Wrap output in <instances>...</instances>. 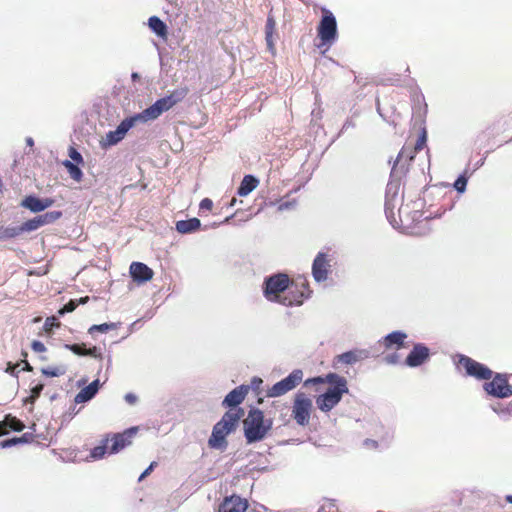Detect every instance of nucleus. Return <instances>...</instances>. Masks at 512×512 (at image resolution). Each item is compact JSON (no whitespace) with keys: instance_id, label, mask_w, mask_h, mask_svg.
<instances>
[{"instance_id":"f257e3e1","label":"nucleus","mask_w":512,"mask_h":512,"mask_svg":"<svg viewBox=\"0 0 512 512\" xmlns=\"http://www.w3.org/2000/svg\"><path fill=\"white\" fill-rule=\"evenodd\" d=\"M264 297L283 306L301 305L308 292L300 291L283 273L268 276L263 282Z\"/></svg>"},{"instance_id":"f03ea898","label":"nucleus","mask_w":512,"mask_h":512,"mask_svg":"<svg viewBox=\"0 0 512 512\" xmlns=\"http://www.w3.org/2000/svg\"><path fill=\"white\" fill-rule=\"evenodd\" d=\"M314 383L328 382L331 386L325 393L316 398L317 407L322 412L331 411L342 399V396L348 393L347 380L338 374L330 373L325 379L317 377L311 380Z\"/></svg>"},{"instance_id":"7ed1b4c3","label":"nucleus","mask_w":512,"mask_h":512,"mask_svg":"<svg viewBox=\"0 0 512 512\" xmlns=\"http://www.w3.org/2000/svg\"><path fill=\"white\" fill-rule=\"evenodd\" d=\"M272 424V419H266L261 410H250L243 421L244 435L247 443L251 444L263 440L271 430Z\"/></svg>"},{"instance_id":"20e7f679","label":"nucleus","mask_w":512,"mask_h":512,"mask_svg":"<svg viewBox=\"0 0 512 512\" xmlns=\"http://www.w3.org/2000/svg\"><path fill=\"white\" fill-rule=\"evenodd\" d=\"M187 88H179L169 95L158 99L154 104L136 114L140 122H148L157 119L162 113L170 110L177 103L181 102L187 95Z\"/></svg>"},{"instance_id":"39448f33","label":"nucleus","mask_w":512,"mask_h":512,"mask_svg":"<svg viewBox=\"0 0 512 512\" xmlns=\"http://www.w3.org/2000/svg\"><path fill=\"white\" fill-rule=\"evenodd\" d=\"M312 411V399L303 392L296 393L291 411V416L295 420V422L299 426H307L310 422Z\"/></svg>"},{"instance_id":"423d86ee","label":"nucleus","mask_w":512,"mask_h":512,"mask_svg":"<svg viewBox=\"0 0 512 512\" xmlns=\"http://www.w3.org/2000/svg\"><path fill=\"white\" fill-rule=\"evenodd\" d=\"M137 122H140L137 115L125 118L115 130L106 133L105 137L100 140V146L107 148L118 144Z\"/></svg>"},{"instance_id":"0eeeda50","label":"nucleus","mask_w":512,"mask_h":512,"mask_svg":"<svg viewBox=\"0 0 512 512\" xmlns=\"http://www.w3.org/2000/svg\"><path fill=\"white\" fill-rule=\"evenodd\" d=\"M303 372L300 369L293 370L287 377L275 383L268 391L267 396L271 398L280 397L293 390L301 383Z\"/></svg>"},{"instance_id":"6e6552de","label":"nucleus","mask_w":512,"mask_h":512,"mask_svg":"<svg viewBox=\"0 0 512 512\" xmlns=\"http://www.w3.org/2000/svg\"><path fill=\"white\" fill-rule=\"evenodd\" d=\"M318 36L323 44H332L337 37L336 18L330 11H325L318 26Z\"/></svg>"},{"instance_id":"1a4fd4ad","label":"nucleus","mask_w":512,"mask_h":512,"mask_svg":"<svg viewBox=\"0 0 512 512\" xmlns=\"http://www.w3.org/2000/svg\"><path fill=\"white\" fill-rule=\"evenodd\" d=\"M399 189V181H390L387 184L385 195V213L388 220L392 224L396 221L394 209L399 203Z\"/></svg>"},{"instance_id":"9d476101","label":"nucleus","mask_w":512,"mask_h":512,"mask_svg":"<svg viewBox=\"0 0 512 512\" xmlns=\"http://www.w3.org/2000/svg\"><path fill=\"white\" fill-rule=\"evenodd\" d=\"M459 365L465 369L467 375L477 379L488 380L492 376V371L488 367L467 356L460 357Z\"/></svg>"},{"instance_id":"9b49d317","label":"nucleus","mask_w":512,"mask_h":512,"mask_svg":"<svg viewBox=\"0 0 512 512\" xmlns=\"http://www.w3.org/2000/svg\"><path fill=\"white\" fill-rule=\"evenodd\" d=\"M484 390L492 396L505 398L512 395V386L507 382L505 376L497 374L492 381L484 384Z\"/></svg>"},{"instance_id":"f8f14e48","label":"nucleus","mask_w":512,"mask_h":512,"mask_svg":"<svg viewBox=\"0 0 512 512\" xmlns=\"http://www.w3.org/2000/svg\"><path fill=\"white\" fill-rule=\"evenodd\" d=\"M137 432V428H129L125 430L123 433L115 434L111 440L106 439V443L109 441L112 442L109 447L110 454H116L120 452L125 447L129 446L132 443V439Z\"/></svg>"},{"instance_id":"ddd939ff","label":"nucleus","mask_w":512,"mask_h":512,"mask_svg":"<svg viewBox=\"0 0 512 512\" xmlns=\"http://www.w3.org/2000/svg\"><path fill=\"white\" fill-rule=\"evenodd\" d=\"M429 356V348L422 343H417L413 346L411 352L406 357L405 364L409 367L415 368L427 361Z\"/></svg>"},{"instance_id":"4468645a","label":"nucleus","mask_w":512,"mask_h":512,"mask_svg":"<svg viewBox=\"0 0 512 512\" xmlns=\"http://www.w3.org/2000/svg\"><path fill=\"white\" fill-rule=\"evenodd\" d=\"M327 254L318 253L312 265V275L315 281L323 282L327 279L330 263Z\"/></svg>"},{"instance_id":"2eb2a0df","label":"nucleus","mask_w":512,"mask_h":512,"mask_svg":"<svg viewBox=\"0 0 512 512\" xmlns=\"http://www.w3.org/2000/svg\"><path fill=\"white\" fill-rule=\"evenodd\" d=\"M244 416V410L242 408L231 409L227 411L217 423L227 429L230 433L235 431L240 419Z\"/></svg>"},{"instance_id":"dca6fc26","label":"nucleus","mask_w":512,"mask_h":512,"mask_svg":"<svg viewBox=\"0 0 512 512\" xmlns=\"http://www.w3.org/2000/svg\"><path fill=\"white\" fill-rule=\"evenodd\" d=\"M248 503L245 499L237 495L226 497L220 504L218 512H245Z\"/></svg>"},{"instance_id":"f3484780","label":"nucleus","mask_w":512,"mask_h":512,"mask_svg":"<svg viewBox=\"0 0 512 512\" xmlns=\"http://www.w3.org/2000/svg\"><path fill=\"white\" fill-rule=\"evenodd\" d=\"M370 356V351L367 349H355L351 351H347L340 355H337L335 360L337 363L352 365L356 362L367 359Z\"/></svg>"},{"instance_id":"a211bd4d","label":"nucleus","mask_w":512,"mask_h":512,"mask_svg":"<svg viewBox=\"0 0 512 512\" xmlns=\"http://www.w3.org/2000/svg\"><path fill=\"white\" fill-rule=\"evenodd\" d=\"M248 392L249 386L240 385L225 396L222 405L225 407H236L243 402Z\"/></svg>"},{"instance_id":"6ab92c4d","label":"nucleus","mask_w":512,"mask_h":512,"mask_svg":"<svg viewBox=\"0 0 512 512\" xmlns=\"http://www.w3.org/2000/svg\"><path fill=\"white\" fill-rule=\"evenodd\" d=\"M130 274L134 281L139 283L147 282L153 277L152 269L141 262H133L130 265Z\"/></svg>"},{"instance_id":"aec40b11","label":"nucleus","mask_w":512,"mask_h":512,"mask_svg":"<svg viewBox=\"0 0 512 512\" xmlns=\"http://www.w3.org/2000/svg\"><path fill=\"white\" fill-rule=\"evenodd\" d=\"M54 201L50 198L40 199L35 196H27L21 203L23 207L31 212H41L53 205Z\"/></svg>"},{"instance_id":"412c9836","label":"nucleus","mask_w":512,"mask_h":512,"mask_svg":"<svg viewBox=\"0 0 512 512\" xmlns=\"http://www.w3.org/2000/svg\"><path fill=\"white\" fill-rule=\"evenodd\" d=\"M230 432L227 429L221 427L218 423H216L213 427L212 434L209 438V446L215 449H224L227 446L226 436L229 435Z\"/></svg>"},{"instance_id":"4be33fe9","label":"nucleus","mask_w":512,"mask_h":512,"mask_svg":"<svg viewBox=\"0 0 512 512\" xmlns=\"http://www.w3.org/2000/svg\"><path fill=\"white\" fill-rule=\"evenodd\" d=\"M407 334L402 331H393L380 340L386 349H400L404 345Z\"/></svg>"},{"instance_id":"5701e85b","label":"nucleus","mask_w":512,"mask_h":512,"mask_svg":"<svg viewBox=\"0 0 512 512\" xmlns=\"http://www.w3.org/2000/svg\"><path fill=\"white\" fill-rule=\"evenodd\" d=\"M99 388H100V381H99V379H96V380L92 381L88 386L81 389L78 392V394L75 396L74 401L77 404H80V403H85V402L91 400L96 395Z\"/></svg>"},{"instance_id":"b1692460","label":"nucleus","mask_w":512,"mask_h":512,"mask_svg":"<svg viewBox=\"0 0 512 512\" xmlns=\"http://www.w3.org/2000/svg\"><path fill=\"white\" fill-rule=\"evenodd\" d=\"M259 184V181L257 178H255L252 175H246L242 179L240 186L238 187L237 194L239 196H247L250 194L254 189L257 188Z\"/></svg>"},{"instance_id":"393cba45","label":"nucleus","mask_w":512,"mask_h":512,"mask_svg":"<svg viewBox=\"0 0 512 512\" xmlns=\"http://www.w3.org/2000/svg\"><path fill=\"white\" fill-rule=\"evenodd\" d=\"M24 424L15 417H6L0 422V435L8 433L9 430L22 431Z\"/></svg>"},{"instance_id":"a878e982","label":"nucleus","mask_w":512,"mask_h":512,"mask_svg":"<svg viewBox=\"0 0 512 512\" xmlns=\"http://www.w3.org/2000/svg\"><path fill=\"white\" fill-rule=\"evenodd\" d=\"M200 225V220L197 218L181 220L176 223V230L181 234H187L196 231Z\"/></svg>"},{"instance_id":"bb28decb","label":"nucleus","mask_w":512,"mask_h":512,"mask_svg":"<svg viewBox=\"0 0 512 512\" xmlns=\"http://www.w3.org/2000/svg\"><path fill=\"white\" fill-rule=\"evenodd\" d=\"M276 22L274 18L269 15L266 21L265 26V34H266V42L269 50L274 53V41H273V33L275 31Z\"/></svg>"},{"instance_id":"cd10ccee","label":"nucleus","mask_w":512,"mask_h":512,"mask_svg":"<svg viewBox=\"0 0 512 512\" xmlns=\"http://www.w3.org/2000/svg\"><path fill=\"white\" fill-rule=\"evenodd\" d=\"M148 25L153 32L158 36H164L166 34L167 27L165 23L157 16H152L148 20Z\"/></svg>"},{"instance_id":"c85d7f7f","label":"nucleus","mask_w":512,"mask_h":512,"mask_svg":"<svg viewBox=\"0 0 512 512\" xmlns=\"http://www.w3.org/2000/svg\"><path fill=\"white\" fill-rule=\"evenodd\" d=\"M63 166L67 169L70 177L73 180H75L77 182H80L82 180L83 173H82L81 169L76 164H74L72 161L65 160L63 162Z\"/></svg>"},{"instance_id":"c756f323","label":"nucleus","mask_w":512,"mask_h":512,"mask_svg":"<svg viewBox=\"0 0 512 512\" xmlns=\"http://www.w3.org/2000/svg\"><path fill=\"white\" fill-rule=\"evenodd\" d=\"M43 225H44L43 221L41 220V218L39 216H37L31 220L24 222L22 224V226L20 227V231H27V232L34 231Z\"/></svg>"},{"instance_id":"7c9ffc66","label":"nucleus","mask_w":512,"mask_h":512,"mask_svg":"<svg viewBox=\"0 0 512 512\" xmlns=\"http://www.w3.org/2000/svg\"><path fill=\"white\" fill-rule=\"evenodd\" d=\"M41 372L43 375L48 377H58L64 375L66 372L65 366H57V367H46L42 368Z\"/></svg>"},{"instance_id":"2f4dec72","label":"nucleus","mask_w":512,"mask_h":512,"mask_svg":"<svg viewBox=\"0 0 512 512\" xmlns=\"http://www.w3.org/2000/svg\"><path fill=\"white\" fill-rule=\"evenodd\" d=\"M116 327H117L116 323H103V324H99V325H92L89 328L88 332L90 334H93L95 331L105 333L109 330L115 329Z\"/></svg>"},{"instance_id":"473e14b6","label":"nucleus","mask_w":512,"mask_h":512,"mask_svg":"<svg viewBox=\"0 0 512 512\" xmlns=\"http://www.w3.org/2000/svg\"><path fill=\"white\" fill-rule=\"evenodd\" d=\"M426 131L423 130L422 134L419 136L416 144H415V147H414V152H417L421 149H423V147L425 146L426 144ZM414 156H415V153H412V154H409L407 155V157L409 158V161H412L414 159Z\"/></svg>"},{"instance_id":"72a5a7b5","label":"nucleus","mask_w":512,"mask_h":512,"mask_svg":"<svg viewBox=\"0 0 512 512\" xmlns=\"http://www.w3.org/2000/svg\"><path fill=\"white\" fill-rule=\"evenodd\" d=\"M61 215L62 214L59 211H52V212L45 213L43 215H39V217L41 218V220L43 221V223L45 225V224L54 222L55 220L60 218Z\"/></svg>"},{"instance_id":"f704fd0d","label":"nucleus","mask_w":512,"mask_h":512,"mask_svg":"<svg viewBox=\"0 0 512 512\" xmlns=\"http://www.w3.org/2000/svg\"><path fill=\"white\" fill-rule=\"evenodd\" d=\"M44 388L43 384H37L31 389V395L26 399V402L34 403V401L40 396Z\"/></svg>"},{"instance_id":"c9c22d12","label":"nucleus","mask_w":512,"mask_h":512,"mask_svg":"<svg viewBox=\"0 0 512 512\" xmlns=\"http://www.w3.org/2000/svg\"><path fill=\"white\" fill-rule=\"evenodd\" d=\"M64 347L79 356H84V352L86 349L84 344H66Z\"/></svg>"},{"instance_id":"e433bc0d","label":"nucleus","mask_w":512,"mask_h":512,"mask_svg":"<svg viewBox=\"0 0 512 512\" xmlns=\"http://www.w3.org/2000/svg\"><path fill=\"white\" fill-rule=\"evenodd\" d=\"M77 305H78V303H77L76 300H70L61 309H59L58 314L59 315H64L66 313L73 312L76 309Z\"/></svg>"},{"instance_id":"4c0bfd02","label":"nucleus","mask_w":512,"mask_h":512,"mask_svg":"<svg viewBox=\"0 0 512 512\" xmlns=\"http://www.w3.org/2000/svg\"><path fill=\"white\" fill-rule=\"evenodd\" d=\"M467 185V179L465 176L461 175L457 178V180L454 183V188L459 192L463 193L466 190Z\"/></svg>"},{"instance_id":"58836bf2","label":"nucleus","mask_w":512,"mask_h":512,"mask_svg":"<svg viewBox=\"0 0 512 512\" xmlns=\"http://www.w3.org/2000/svg\"><path fill=\"white\" fill-rule=\"evenodd\" d=\"M106 444L97 446L91 450V457L94 459H100L102 458L106 453Z\"/></svg>"},{"instance_id":"ea45409f","label":"nucleus","mask_w":512,"mask_h":512,"mask_svg":"<svg viewBox=\"0 0 512 512\" xmlns=\"http://www.w3.org/2000/svg\"><path fill=\"white\" fill-rule=\"evenodd\" d=\"M69 157L77 164L83 163L82 155L74 147L69 148Z\"/></svg>"},{"instance_id":"a19ab883","label":"nucleus","mask_w":512,"mask_h":512,"mask_svg":"<svg viewBox=\"0 0 512 512\" xmlns=\"http://www.w3.org/2000/svg\"><path fill=\"white\" fill-rule=\"evenodd\" d=\"M60 323L57 321L56 317H48L44 323V329L46 331L52 330L54 327H58Z\"/></svg>"},{"instance_id":"79ce46f5","label":"nucleus","mask_w":512,"mask_h":512,"mask_svg":"<svg viewBox=\"0 0 512 512\" xmlns=\"http://www.w3.org/2000/svg\"><path fill=\"white\" fill-rule=\"evenodd\" d=\"M263 383V380L259 377H253L251 379V382H250V385L249 386V390L252 389L254 390L256 393H259V390H260V386L262 385Z\"/></svg>"},{"instance_id":"37998d69","label":"nucleus","mask_w":512,"mask_h":512,"mask_svg":"<svg viewBox=\"0 0 512 512\" xmlns=\"http://www.w3.org/2000/svg\"><path fill=\"white\" fill-rule=\"evenodd\" d=\"M296 207V201L295 200H292V201H286V202H282L278 205V211H286V210H292Z\"/></svg>"},{"instance_id":"c03bdc74","label":"nucleus","mask_w":512,"mask_h":512,"mask_svg":"<svg viewBox=\"0 0 512 512\" xmlns=\"http://www.w3.org/2000/svg\"><path fill=\"white\" fill-rule=\"evenodd\" d=\"M84 356H91L94 358H101V353L97 347L85 349Z\"/></svg>"},{"instance_id":"a18cd8bd","label":"nucleus","mask_w":512,"mask_h":512,"mask_svg":"<svg viewBox=\"0 0 512 512\" xmlns=\"http://www.w3.org/2000/svg\"><path fill=\"white\" fill-rule=\"evenodd\" d=\"M20 440L21 439H18V438H12V439H8V440H4L0 443V447L1 448H8V447H12L16 444H19L20 443Z\"/></svg>"},{"instance_id":"49530a36","label":"nucleus","mask_w":512,"mask_h":512,"mask_svg":"<svg viewBox=\"0 0 512 512\" xmlns=\"http://www.w3.org/2000/svg\"><path fill=\"white\" fill-rule=\"evenodd\" d=\"M212 206H213V202L211 199L209 198H204L201 202H200V209L201 210H210L212 209Z\"/></svg>"},{"instance_id":"de8ad7c7","label":"nucleus","mask_w":512,"mask_h":512,"mask_svg":"<svg viewBox=\"0 0 512 512\" xmlns=\"http://www.w3.org/2000/svg\"><path fill=\"white\" fill-rule=\"evenodd\" d=\"M32 349L35 352L41 353V352H44L46 350V347H45V345L42 342L35 340V341L32 342Z\"/></svg>"},{"instance_id":"09e8293b","label":"nucleus","mask_w":512,"mask_h":512,"mask_svg":"<svg viewBox=\"0 0 512 512\" xmlns=\"http://www.w3.org/2000/svg\"><path fill=\"white\" fill-rule=\"evenodd\" d=\"M124 399L125 401L130 404V405H134L137 403L138 401V397L137 395H135L134 393H127L125 396H124Z\"/></svg>"},{"instance_id":"8fccbe9b","label":"nucleus","mask_w":512,"mask_h":512,"mask_svg":"<svg viewBox=\"0 0 512 512\" xmlns=\"http://www.w3.org/2000/svg\"><path fill=\"white\" fill-rule=\"evenodd\" d=\"M155 465H156V462H152V463L149 465V467H148V468H146V469L144 470V472L140 475V477H139V479H138V480H139V481H142L146 476H148V475L152 472V470H153V468L155 467Z\"/></svg>"},{"instance_id":"3c124183","label":"nucleus","mask_w":512,"mask_h":512,"mask_svg":"<svg viewBox=\"0 0 512 512\" xmlns=\"http://www.w3.org/2000/svg\"><path fill=\"white\" fill-rule=\"evenodd\" d=\"M398 356L396 354L387 355L385 357V362L388 364H396L397 363Z\"/></svg>"},{"instance_id":"603ef678","label":"nucleus","mask_w":512,"mask_h":512,"mask_svg":"<svg viewBox=\"0 0 512 512\" xmlns=\"http://www.w3.org/2000/svg\"><path fill=\"white\" fill-rule=\"evenodd\" d=\"M17 367H18V364L14 365L12 363H8L7 368H6V372L14 375L15 374V370H16Z\"/></svg>"},{"instance_id":"864d4df0","label":"nucleus","mask_w":512,"mask_h":512,"mask_svg":"<svg viewBox=\"0 0 512 512\" xmlns=\"http://www.w3.org/2000/svg\"><path fill=\"white\" fill-rule=\"evenodd\" d=\"M406 156V150L405 149H402L400 151V153L398 154V157H397V160H396V164H399V161L404 157Z\"/></svg>"},{"instance_id":"5fc2aeb1","label":"nucleus","mask_w":512,"mask_h":512,"mask_svg":"<svg viewBox=\"0 0 512 512\" xmlns=\"http://www.w3.org/2000/svg\"><path fill=\"white\" fill-rule=\"evenodd\" d=\"M17 438L21 439L20 443H27L29 441L30 435L29 434H24L23 436L17 437Z\"/></svg>"},{"instance_id":"6e6d98bb","label":"nucleus","mask_w":512,"mask_h":512,"mask_svg":"<svg viewBox=\"0 0 512 512\" xmlns=\"http://www.w3.org/2000/svg\"><path fill=\"white\" fill-rule=\"evenodd\" d=\"M26 144L30 147L34 145V141L31 137L26 138Z\"/></svg>"},{"instance_id":"4d7b16f0","label":"nucleus","mask_w":512,"mask_h":512,"mask_svg":"<svg viewBox=\"0 0 512 512\" xmlns=\"http://www.w3.org/2000/svg\"><path fill=\"white\" fill-rule=\"evenodd\" d=\"M16 233H17V232L15 231V229H11V230H8V229H7V230H6V234H7V236H14V235H16Z\"/></svg>"},{"instance_id":"13d9d810","label":"nucleus","mask_w":512,"mask_h":512,"mask_svg":"<svg viewBox=\"0 0 512 512\" xmlns=\"http://www.w3.org/2000/svg\"><path fill=\"white\" fill-rule=\"evenodd\" d=\"M131 77L133 81L140 79V75L137 72H133Z\"/></svg>"},{"instance_id":"bf43d9fd","label":"nucleus","mask_w":512,"mask_h":512,"mask_svg":"<svg viewBox=\"0 0 512 512\" xmlns=\"http://www.w3.org/2000/svg\"><path fill=\"white\" fill-rule=\"evenodd\" d=\"M88 299H89V298H88L87 296H86V297H82V298H80V299L77 301V303H78V304H79V303H80V304H85V303L88 301Z\"/></svg>"},{"instance_id":"052dcab7","label":"nucleus","mask_w":512,"mask_h":512,"mask_svg":"<svg viewBox=\"0 0 512 512\" xmlns=\"http://www.w3.org/2000/svg\"><path fill=\"white\" fill-rule=\"evenodd\" d=\"M505 500H506V502H508L509 504H512V495H507V496L505 497Z\"/></svg>"},{"instance_id":"680f3d73","label":"nucleus","mask_w":512,"mask_h":512,"mask_svg":"<svg viewBox=\"0 0 512 512\" xmlns=\"http://www.w3.org/2000/svg\"><path fill=\"white\" fill-rule=\"evenodd\" d=\"M237 200L236 198H233L230 202V206H234L236 204Z\"/></svg>"},{"instance_id":"e2e57ef3","label":"nucleus","mask_w":512,"mask_h":512,"mask_svg":"<svg viewBox=\"0 0 512 512\" xmlns=\"http://www.w3.org/2000/svg\"><path fill=\"white\" fill-rule=\"evenodd\" d=\"M25 369L26 370H30L31 369V367H30V365L28 363H25Z\"/></svg>"},{"instance_id":"0e129e2a","label":"nucleus","mask_w":512,"mask_h":512,"mask_svg":"<svg viewBox=\"0 0 512 512\" xmlns=\"http://www.w3.org/2000/svg\"><path fill=\"white\" fill-rule=\"evenodd\" d=\"M231 217H227L224 222H228Z\"/></svg>"}]
</instances>
